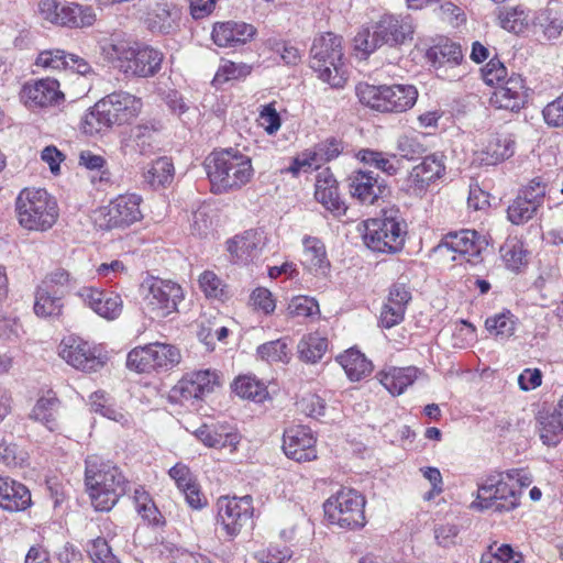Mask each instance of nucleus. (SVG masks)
Here are the masks:
<instances>
[{
	"label": "nucleus",
	"instance_id": "22",
	"mask_svg": "<svg viewBox=\"0 0 563 563\" xmlns=\"http://www.w3.org/2000/svg\"><path fill=\"white\" fill-rule=\"evenodd\" d=\"M78 295L90 309L107 320H114L122 312L123 301L119 294L82 287Z\"/></svg>",
	"mask_w": 563,
	"mask_h": 563
},
{
	"label": "nucleus",
	"instance_id": "42",
	"mask_svg": "<svg viewBox=\"0 0 563 563\" xmlns=\"http://www.w3.org/2000/svg\"><path fill=\"white\" fill-rule=\"evenodd\" d=\"M62 297L58 291H52L41 285L35 292L34 312L38 317H56L62 311Z\"/></svg>",
	"mask_w": 563,
	"mask_h": 563
},
{
	"label": "nucleus",
	"instance_id": "37",
	"mask_svg": "<svg viewBox=\"0 0 563 563\" xmlns=\"http://www.w3.org/2000/svg\"><path fill=\"white\" fill-rule=\"evenodd\" d=\"M336 361L344 369L346 376L353 382L363 379L373 371L372 362L367 360L361 351L354 347L338 355Z\"/></svg>",
	"mask_w": 563,
	"mask_h": 563
},
{
	"label": "nucleus",
	"instance_id": "62",
	"mask_svg": "<svg viewBox=\"0 0 563 563\" xmlns=\"http://www.w3.org/2000/svg\"><path fill=\"white\" fill-rule=\"evenodd\" d=\"M87 553L93 563H120L102 538L90 540L87 543Z\"/></svg>",
	"mask_w": 563,
	"mask_h": 563
},
{
	"label": "nucleus",
	"instance_id": "19",
	"mask_svg": "<svg viewBox=\"0 0 563 563\" xmlns=\"http://www.w3.org/2000/svg\"><path fill=\"white\" fill-rule=\"evenodd\" d=\"M180 9L168 0H151L146 4L145 24L152 33L169 34L180 20Z\"/></svg>",
	"mask_w": 563,
	"mask_h": 563
},
{
	"label": "nucleus",
	"instance_id": "23",
	"mask_svg": "<svg viewBox=\"0 0 563 563\" xmlns=\"http://www.w3.org/2000/svg\"><path fill=\"white\" fill-rule=\"evenodd\" d=\"M374 25L383 45H401L411 40L415 32L412 19L409 15L385 14Z\"/></svg>",
	"mask_w": 563,
	"mask_h": 563
},
{
	"label": "nucleus",
	"instance_id": "11",
	"mask_svg": "<svg viewBox=\"0 0 563 563\" xmlns=\"http://www.w3.org/2000/svg\"><path fill=\"white\" fill-rule=\"evenodd\" d=\"M143 309L152 319L165 318L177 309L184 297L181 287L159 278H148L143 285Z\"/></svg>",
	"mask_w": 563,
	"mask_h": 563
},
{
	"label": "nucleus",
	"instance_id": "61",
	"mask_svg": "<svg viewBox=\"0 0 563 563\" xmlns=\"http://www.w3.org/2000/svg\"><path fill=\"white\" fill-rule=\"evenodd\" d=\"M324 163L322 156L319 154L317 147L302 152L296 157L288 170L292 175L299 174L301 170L318 169Z\"/></svg>",
	"mask_w": 563,
	"mask_h": 563
},
{
	"label": "nucleus",
	"instance_id": "59",
	"mask_svg": "<svg viewBox=\"0 0 563 563\" xmlns=\"http://www.w3.org/2000/svg\"><path fill=\"white\" fill-rule=\"evenodd\" d=\"M69 54L63 49L43 51L36 58V65L46 69L60 70L67 69Z\"/></svg>",
	"mask_w": 563,
	"mask_h": 563
},
{
	"label": "nucleus",
	"instance_id": "20",
	"mask_svg": "<svg viewBox=\"0 0 563 563\" xmlns=\"http://www.w3.org/2000/svg\"><path fill=\"white\" fill-rule=\"evenodd\" d=\"M527 99L528 88L523 78L512 74L496 87L490 101L498 109L519 111L526 104Z\"/></svg>",
	"mask_w": 563,
	"mask_h": 563
},
{
	"label": "nucleus",
	"instance_id": "29",
	"mask_svg": "<svg viewBox=\"0 0 563 563\" xmlns=\"http://www.w3.org/2000/svg\"><path fill=\"white\" fill-rule=\"evenodd\" d=\"M31 505V492L24 484L0 475V508L18 512L24 511Z\"/></svg>",
	"mask_w": 563,
	"mask_h": 563
},
{
	"label": "nucleus",
	"instance_id": "63",
	"mask_svg": "<svg viewBox=\"0 0 563 563\" xmlns=\"http://www.w3.org/2000/svg\"><path fill=\"white\" fill-rule=\"evenodd\" d=\"M199 287L209 298L221 299L225 292L224 283L211 271H206L199 276Z\"/></svg>",
	"mask_w": 563,
	"mask_h": 563
},
{
	"label": "nucleus",
	"instance_id": "44",
	"mask_svg": "<svg viewBox=\"0 0 563 563\" xmlns=\"http://www.w3.org/2000/svg\"><path fill=\"white\" fill-rule=\"evenodd\" d=\"M233 389L239 397L256 402L264 401L268 396L265 384L250 375L238 377L233 383Z\"/></svg>",
	"mask_w": 563,
	"mask_h": 563
},
{
	"label": "nucleus",
	"instance_id": "16",
	"mask_svg": "<svg viewBox=\"0 0 563 563\" xmlns=\"http://www.w3.org/2000/svg\"><path fill=\"white\" fill-rule=\"evenodd\" d=\"M487 243L474 230H462L460 232L449 233L440 249H446L454 253L453 261H465L472 265L479 263L481 253L486 247Z\"/></svg>",
	"mask_w": 563,
	"mask_h": 563
},
{
	"label": "nucleus",
	"instance_id": "51",
	"mask_svg": "<svg viewBox=\"0 0 563 563\" xmlns=\"http://www.w3.org/2000/svg\"><path fill=\"white\" fill-rule=\"evenodd\" d=\"M500 253L506 266L511 271H518L527 262L523 244L516 238L507 240L500 247Z\"/></svg>",
	"mask_w": 563,
	"mask_h": 563
},
{
	"label": "nucleus",
	"instance_id": "34",
	"mask_svg": "<svg viewBox=\"0 0 563 563\" xmlns=\"http://www.w3.org/2000/svg\"><path fill=\"white\" fill-rule=\"evenodd\" d=\"M96 19L92 7L69 2L60 4L56 24L69 27H88L96 22Z\"/></svg>",
	"mask_w": 563,
	"mask_h": 563
},
{
	"label": "nucleus",
	"instance_id": "49",
	"mask_svg": "<svg viewBox=\"0 0 563 563\" xmlns=\"http://www.w3.org/2000/svg\"><path fill=\"white\" fill-rule=\"evenodd\" d=\"M357 158L364 164L373 166L387 175H395L398 170V167L393 161L395 155H387L383 152L366 148L357 153Z\"/></svg>",
	"mask_w": 563,
	"mask_h": 563
},
{
	"label": "nucleus",
	"instance_id": "50",
	"mask_svg": "<svg viewBox=\"0 0 563 563\" xmlns=\"http://www.w3.org/2000/svg\"><path fill=\"white\" fill-rule=\"evenodd\" d=\"M257 354L262 360L269 363H288L291 356L288 343L285 339L263 343L257 347Z\"/></svg>",
	"mask_w": 563,
	"mask_h": 563
},
{
	"label": "nucleus",
	"instance_id": "4",
	"mask_svg": "<svg viewBox=\"0 0 563 563\" xmlns=\"http://www.w3.org/2000/svg\"><path fill=\"white\" fill-rule=\"evenodd\" d=\"M20 225L29 231L49 230L58 219L56 199L42 188H24L15 199Z\"/></svg>",
	"mask_w": 563,
	"mask_h": 563
},
{
	"label": "nucleus",
	"instance_id": "12",
	"mask_svg": "<svg viewBox=\"0 0 563 563\" xmlns=\"http://www.w3.org/2000/svg\"><path fill=\"white\" fill-rule=\"evenodd\" d=\"M58 355L68 365L85 373L98 372L107 363V354L101 346L76 335L65 336L60 341Z\"/></svg>",
	"mask_w": 563,
	"mask_h": 563
},
{
	"label": "nucleus",
	"instance_id": "17",
	"mask_svg": "<svg viewBox=\"0 0 563 563\" xmlns=\"http://www.w3.org/2000/svg\"><path fill=\"white\" fill-rule=\"evenodd\" d=\"M316 438L310 428L292 426L285 430L283 450L285 454L299 463L317 459Z\"/></svg>",
	"mask_w": 563,
	"mask_h": 563
},
{
	"label": "nucleus",
	"instance_id": "2",
	"mask_svg": "<svg viewBox=\"0 0 563 563\" xmlns=\"http://www.w3.org/2000/svg\"><path fill=\"white\" fill-rule=\"evenodd\" d=\"M85 484L91 504L98 511L111 510L128 490L123 473L98 455L86 459Z\"/></svg>",
	"mask_w": 563,
	"mask_h": 563
},
{
	"label": "nucleus",
	"instance_id": "21",
	"mask_svg": "<svg viewBox=\"0 0 563 563\" xmlns=\"http://www.w3.org/2000/svg\"><path fill=\"white\" fill-rule=\"evenodd\" d=\"M515 152V141L507 134H490L474 152V162L479 165L493 166L511 157Z\"/></svg>",
	"mask_w": 563,
	"mask_h": 563
},
{
	"label": "nucleus",
	"instance_id": "28",
	"mask_svg": "<svg viewBox=\"0 0 563 563\" xmlns=\"http://www.w3.org/2000/svg\"><path fill=\"white\" fill-rule=\"evenodd\" d=\"M410 300L411 294L405 285H394L389 289L387 300L380 311L382 327L390 329L402 322L407 305Z\"/></svg>",
	"mask_w": 563,
	"mask_h": 563
},
{
	"label": "nucleus",
	"instance_id": "47",
	"mask_svg": "<svg viewBox=\"0 0 563 563\" xmlns=\"http://www.w3.org/2000/svg\"><path fill=\"white\" fill-rule=\"evenodd\" d=\"M133 501L137 514L150 523H158L161 512L153 501L148 492L142 486H137L133 493Z\"/></svg>",
	"mask_w": 563,
	"mask_h": 563
},
{
	"label": "nucleus",
	"instance_id": "54",
	"mask_svg": "<svg viewBox=\"0 0 563 563\" xmlns=\"http://www.w3.org/2000/svg\"><path fill=\"white\" fill-rule=\"evenodd\" d=\"M538 208L532 206L527 198L520 195L509 205L507 216L511 223L519 225L528 222L533 218Z\"/></svg>",
	"mask_w": 563,
	"mask_h": 563
},
{
	"label": "nucleus",
	"instance_id": "60",
	"mask_svg": "<svg viewBox=\"0 0 563 563\" xmlns=\"http://www.w3.org/2000/svg\"><path fill=\"white\" fill-rule=\"evenodd\" d=\"M275 106V101L264 104L258 113V124L268 135L276 134L282 126V119Z\"/></svg>",
	"mask_w": 563,
	"mask_h": 563
},
{
	"label": "nucleus",
	"instance_id": "52",
	"mask_svg": "<svg viewBox=\"0 0 563 563\" xmlns=\"http://www.w3.org/2000/svg\"><path fill=\"white\" fill-rule=\"evenodd\" d=\"M78 165L89 172L99 173V180L108 183L111 174L107 168V159L90 150L80 151L78 155Z\"/></svg>",
	"mask_w": 563,
	"mask_h": 563
},
{
	"label": "nucleus",
	"instance_id": "6",
	"mask_svg": "<svg viewBox=\"0 0 563 563\" xmlns=\"http://www.w3.org/2000/svg\"><path fill=\"white\" fill-rule=\"evenodd\" d=\"M520 473L510 470L504 473H493L478 484L476 499L472 501L471 509L484 510L495 508L498 511H510L519 506L520 492L512 483Z\"/></svg>",
	"mask_w": 563,
	"mask_h": 563
},
{
	"label": "nucleus",
	"instance_id": "8",
	"mask_svg": "<svg viewBox=\"0 0 563 563\" xmlns=\"http://www.w3.org/2000/svg\"><path fill=\"white\" fill-rule=\"evenodd\" d=\"M365 498L355 489L342 488L330 496L324 505V514L331 525L354 530L366 523Z\"/></svg>",
	"mask_w": 563,
	"mask_h": 563
},
{
	"label": "nucleus",
	"instance_id": "31",
	"mask_svg": "<svg viewBox=\"0 0 563 563\" xmlns=\"http://www.w3.org/2000/svg\"><path fill=\"white\" fill-rule=\"evenodd\" d=\"M59 411L60 400L53 393H47L36 400L27 417L48 431L55 432L60 429Z\"/></svg>",
	"mask_w": 563,
	"mask_h": 563
},
{
	"label": "nucleus",
	"instance_id": "58",
	"mask_svg": "<svg viewBox=\"0 0 563 563\" xmlns=\"http://www.w3.org/2000/svg\"><path fill=\"white\" fill-rule=\"evenodd\" d=\"M213 228V210L210 206L199 207L192 214L191 233L198 236H207Z\"/></svg>",
	"mask_w": 563,
	"mask_h": 563
},
{
	"label": "nucleus",
	"instance_id": "43",
	"mask_svg": "<svg viewBox=\"0 0 563 563\" xmlns=\"http://www.w3.org/2000/svg\"><path fill=\"white\" fill-rule=\"evenodd\" d=\"M297 349L302 361L317 363L328 350V340L319 333H309L301 338Z\"/></svg>",
	"mask_w": 563,
	"mask_h": 563
},
{
	"label": "nucleus",
	"instance_id": "45",
	"mask_svg": "<svg viewBox=\"0 0 563 563\" xmlns=\"http://www.w3.org/2000/svg\"><path fill=\"white\" fill-rule=\"evenodd\" d=\"M174 176V166L168 157H159L144 172V179L152 187H161L170 183Z\"/></svg>",
	"mask_w": 563,
	"mask_h": 563
},
{
	"label": "nucleus",
	"instance_id": "5",
	"mask_svg": "<svg viewBox=\"0 0 563 563\" xmlns=\"http://www.w3.org/2000/svg\"><path fill=\"white\" fill-rule=\"evenodd\" d=\"M310 67L319 79L332 88H341L346 81L343 63L342 38L334 33H325L313 40L310 49Z\"/></svg>",
	"mask_w": 563,
	"mask_h": 563
},
{
	"label": "nucleus",
	"instance_id": "53",
	"mask_svg": "<svg viewBox=\"0 0 563 563\" xmlns=\"http://www.w3.org/2000/svg\"><path fill=\"white\" fill-rule=\"evenodd\" d=\"M154 132L153 125L139 124L131 131V137L134 142V151L141 155H148L154 150Z\"/></svg>",
	"mask_w": 563,
	"mask_h": 563
},
{
	"label": "nucleus",
	"instance_id": "38",
	"mask_svg": "<svg viewBox=\"0 0 563 563\" xmlns=\"http://www.w3.org/2000/svg\"><path fill=\"white\" fill-rule=\"evenodd\" d=\"M301 263L310 272L325 273L330 266L324 244L316 236H305Z\"/></svg>",
	"mask_w": 563,
	"mask_h": 563
},
{
	"label": "nucleus",
	"instance_id": "18",
	"mask_svg": "<svg viewBox=\"0 0 563 563\" xmlns=\"http://www.w3.org/2000/svg\"><path fill=\"white\" fill-rule=\"evenodd\" d=\"M219 384L217 372L210 369L196 371L186 374L172 389L174 397L184 401L201 399L213 391Z\"/></svg>",
	"mask_w": 563,
	"mask_h": 563
},
{
	"label": "nucleus",
	"instance_id": "64",
	"mask_svg": "<svg viewBox=\"0 0 563 563\" xmlns=\"http://www.w3.org/2000/svg\"><path fill=\"white\" fill-rule=\"evenodd\" d=\"M292 551L288 547L268 545L255 552L254 558L260 563H284L290 560Z\"/></svg>",
	"mask_w": 563,
	"mask_h": 563
},
{
	"label": "nucleus",
	"instance_id": "24",
	"mask_svg": "<svg viewBox=\"0 0 563 563\" xmlns=\"http://www.w3.org/2000/svg\"><path fill=\"white\" fill-rule=\"evenodd\" d=\"M263 246V233L247 230L227 241V251L235 263L247 264L260 256Z\"/></svg>",
	"mask_w": 563,
	"mask_h": 563
},
{
	"label": "nucleus",
	"instance_id": "14",
	"mask_svg": "<svg viewBox=\"0 0 563 563\" xmlns=\"http://www.w3.org/2000/svg\"><path fill=\"white\" fill-rule=\"evenodd\" d=\"M218 522L225 534L233 538L253 516V498L250 495L243 497L222 496L217 501Z\"/></svg>",
	"mask_w": 563,
	"mask_h": 563
},
{
	"label": "nucleus",
	"instance_id": "48",
	"mask_svg": "<svg viewBox=\"0 0 563 563\" xmlns=\"http://www.w3.org/2000/svg\"><path fill=\"white\" fill-rule=\"evenodd\" d=\"M104 107L98 101L88 110L81 120V130L87 135H95L104 129L112 128L104 112Z\"/></svg>",
	"mask_w": 563,
	"mask_h": 563
},
{
	"label": "nucleus",
	"instance_id": "1",
	"mask_svg": "<svg viewBox=\"0 0 563 563\" xmlns=\"http://www.w3.org/2000/svg\"><path fill=\"white\" fill-rule=\"evenodd\" d=\"M100 53L104 60L128 77L154 76L163 62V54L158 49L119 36L100 42Z\"/></svg>",
	"mask_w": 563,
	"mask_h": 563
},
{
	"label": "nucleus",
	"instance_id": "41",
	"mask_svg": "<svg viewBox=\"0 0 563 563\" xmlns=\"http://www.w3.org/2000/svg\"><path fill=\"white\" fill-rule=\"evenodd\" d=\"M536 25L548 41L558 40L563 32V13L552 7L540 10L536 16Z\"/></svg>",
	"mask_w": 563,
	"mask_h": 563
},
{
	"label": "nucleus",
	"instance_id": "40",
	"mask_svg": "<svg viewBox=\"0 0 563 563\" xmlns=\"http://www.w3.org/2000/svg\"><path fill=\"white\" fill-rule=\"evenodd\" d=\"M498 25L507 32L521 34L529 26V11L519 4L510 8H499L497 11Z\"/></svg>",
	"mask_w": 563,
	"mask_h": 563
},
{
	"label": "nucleus",
	"instance_id": "35",
	"mask_svg": "<svg viewBox=\"0 0 563 563\" xmlns=\"http://www.w3.org/2000/svg\"><path fill=\"white\" fill-rule=\"evenodd\" d=\"M419 369L415 366L390 367L379 373L382 385L393 395H401L418 377Z\"/></svg>",
	"mask_w": 563,
	"mask_h": 563
},
{
	"label": "nucleus",
	"instance_id": "36",
	"mask_svg": "<svg viewBox=\"0 0 563 563\" xmlns=\"http://www.w3.org/2000/svg\"><path fill=\"white\" fill-rule=\"evenodd\" d=\"M537 428L540 440L544 445L556 446L563 438V418L555 408L551 412H539Z\"/></svg>",
	"mask_w": 563,
	"mask_h": 563
},
{
	"label": "nucleus",
	"instance_id": "55",
	"mask_svg": "<svg viewBox=\"0 0 563 563\" xmlns=\"http://www.w3.org/2000/svg\"><path fill=\"white\" fill-rule=\"evenodd\" d=\"M251 73V67L246 64H236L231 60H223L213 78L214 85H223L230 80L240 79Z\"/></svg>",
	"mask_w": 563,
	"mask_h": 563
},
{
	"label": "nucleus",
	"instance_id": "56",
	"mask_svg": "<svg viewBox=\"0 0 563 563\" xmlns=\"http://www.w3.org/2000/svg\"><path fill=\"white\" fill-rule=\"evenodd\" d=\"M422 135L417 132L401 134L397 139L396 148L401 157L412 159L415 156L424 152V145L421 142Z\"/></svg>",
	"mask_w": 563,
	"mask_h": 563
},
{
	"label": "nucleus",
	"instance_id": "46",
	"mask_svg": "<svg viewBox=\"0 0 563 563\" xmlns=\"http://www.w3.org/2000/svg\"><path fill=\"white\" fill-rule=\"evenodd\" d=\"M485 328L495 339L504 341L514 335L516 322L514 316L506 311L487 318Z\"/></svg>",
	"mask_w": 563,
	"mask_h": 563
},
{
	"label": "nucleus",
	"instance_id": "39",
	"mask_svg": "<svg viewBox=\"0 0 563 563\" xmlns=\"http://www.w3.org/2000/svg\"><path fill=\"white\" fill-rule=\"evenodd\" d=\"M445 156L442 153H433L413 167L411 178L421 184H429L441 178L445 174Z\"/></svg>",
	"mask_w": 563,
	"mask_h": 563
},
{
	"label": "nucleus",
	"instance_id": "57",
	"mask_svg": "<svg viewBox=\"0 0 563 563\" xmlns=\"http://www.w3.org/2000/svg\"><path fill=\"white\" fill-rule=\"evenodd\" d=\"M353 42L354 48L364 55H369L383 45L375 25H373L372 30L368 27L360 30Z\"/></svg>",
	"mask_w": 563,
	"mask_h": 563
},
{
	"label": "nucleus",
	"instance_id": "27",
	"mask_svg": "<svg viewBox=\"0 0 563 563\" xmlns=\"http://www.w3.org/2000/svg\"><path fill=\"white\" fill-rule=\"evenodd\" d=\"M314 197L333 216L340 217L345 213V203L341 200L338 183L329 168L318 173L316 179Z\"/></svg>",
	"mask_w": 563,
	"mask_h": 563
},
{
	"label": "nucleus",
	"instance_id": "15",
	"mask_svg": "<svg viewBox=\"0 0 563 563\" xmlns=\"http://www.w3.org/2000/svg\"><path fill=\"white\" fill-rule=\"evenodd\" d=\"M99 101L111 126L132 123L143 109L141 98L123 90L109 93Z\"/></svg>",
	"mask_w": 563,
	"mask_h": 563
},
{
	"label": "nucleus",
	"instance_id": "26",
	"mask_svg": "<svg viewBox=\"0 0 563 563\" xmlns=\"http://www.w3.org/2000/svg\"><path fill=\"white\" fill-rule=\"evenodd\" d=\"M22 97L29 107H49L64 100L59 82L53 78L40 79L23 87Z\"/></svg>",
	"mask_w": 563,
	"mask_h": 563
},
{
	"label": "nucleus",
	"instance_id": "25",
	"mask_svg": "<svg viewBox=\"0 0 563 563\" xmlns=\"http://www.w3.org/2000/svg\"><path fill=\"white\" fill-rule=\"evenodd\" d=\"M194 435L208 448L229 449L230 452L236 451L242 439L235 429L218 423L202 424Z\"/></svg>",
	"mask_w": 563,
	"mask_h": 563
},
{
	"label": "nucleus",
	"instance_id": "30",
	"mask_svg": "<svg viewBox=\"0 0 563 563\" xmlns=\"http://www.w3.org/2000/svg\"><path fill=\"white\" fill-rule=\"evenodd\" d=\"M255 34L253 25L245 22H218L213 26L212 40L221 47L245 44Z\"/></svg>",
	"mask_w": 563,
	"mask_h": 563
},
{
	"label": "nucleus",
	"instance_id": "7",
	"mask_svg": "<svg viewBox=\"0 0 563 563\" xmlns=\"http://www.w3.org/2000/svg\"><path fill=\"white\" fill-rule=\"evenodd\" d=\"M355 90L361 103L387 113L406 112L418 99V90L412 85L374 86L360 82Z\"/></svg>",
	"mask_w": 563,
	"mask_h": 563
},
{
	"label": "nucleus",
	"instance_id": "33",
	"mask_svg": "<svg viewBox=\"0 0 563 563\" xmlns=\"http://www.w3.org/2000/svg\"><path fill=\"white\" fill-rule=\"evenodd\" d=\"M428 57L444 68L446 65L453 70L452 75H446L450 79H459L464 75V69H460V63L463 59L461 46L456 43L445 41L428 51Z\"/></svg>",
	"mask_w": 563,
	"mask_h": 563
},
{
	"label": "nucleus",
	"instance_id": "13",
	"mask_svg": "<svg viewBox=\"0 0 563 563\" xmlns=\"http://www.w3.org/2000/svg\"><path fill=\"white\" fill-rule=\"evenodd\" d=\"M141 197L135 194L120 195L95 212L96 224L104 230L129 227L142 219Z\"/></svg>",
	"mask_w": 563,
	"mask_h": 563
},
{
	"label": "nucleus",
	"instance_id": "9",
	"mask_svg": "<svg viewBox=\"0 0 563 563\" xmlns=\"http://www.w3.org/2000/svg\"><path fill=\"white\" fill-rule=\"evenodd\" d=\"M363 240L367 247L380 253H396L405 243V223L395 217L368 219L364 222Z\"/></svg>",
	"mask_w": 563,
	"mask_h": 563
},
{
	"label": "nucleus",
	"instance_id": "10",
	"mask_svg": "<svg viewBox=\"0 0 563 563\" xmlns=\"http://www.w3.org/2000/svg\"><path fill=\"white\" fill-rule=\"evenodd\" d=\"M180 351L167 343H151L136 346L126 357V366L137 373H152L155 371H168L179 364Z\"/></svg>",
	"mask_w": 563,
	"mask_h": 563
},
{
	"label": "nucleus",
	"instance_id": "3",
	"mask_svg": "<svg viewBox=\"0 0 563 563\" xmlns=\"http://www.w3.org/2000/svg\"><path fill=\"white\" fill-rule=\"evenodd\" d=\"M205 168L214 194L238 191L254 176L251 157L234 148L211 153Z\"/></svg>",
	"mask_w": 563,
	"mask_h": 563
},
{
	"label": "nucleus",
	"instance_id": "32",
	"mask_svg": "<svg viewBox=\"0 0 563 563\" xmlns=\"http://www.w3.org/2000/svg\"><path fill=\"white\" fill-rule=\"evenodd\" d=\"M385 190L372 172L357 170L350 176V191L362 203L373 205Z\"/></svg>",
	"mask_w": 563,
	"mask_h": 563
}]
</instances>
